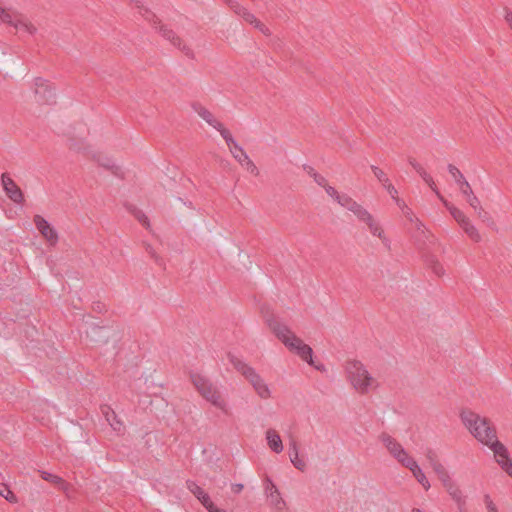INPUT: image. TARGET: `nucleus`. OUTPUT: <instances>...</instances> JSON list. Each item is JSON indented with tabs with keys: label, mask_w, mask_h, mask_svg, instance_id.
I'll return each mask as SVG.
<instances>
[{
	"label": "nucleus",
	"mask_w": 512,
	"mask_h": 512,
	"mask_svg": "<svg viewBox=\"0 0 512 512\" xmlns=\"http://www.w3.org/2000/svg\"><path fill=\"white\" fill-rule=\"evenodd\" d=\"M461 420L470 433L493 452L495 461L512 478V459L505 445L498 440L496 428L491 421L471 410L463 411Z\"/></svg>",
	"instance_id": "f257e3e1"
},
{
	"label": "nucleus",
	"mask_w": 512,
	"mask_h": 512,
	"mask_svg": "<svg viewBox=\"0 0 512 512\" xmlns=\"http://www.w3.org/2000/svg\"><path fill=\"white\" fill-rule=\"evenodd\" d=\"M270 329L276 337L285 345V347L292 353L296 354L303 361L313 366L316 370L324 371L323 364H315L313 361V350L305 344L302 339L295 335L293 331L285 324L278 322L275 319L267 320Z\"/></svg>",
	"instance_id": "f03ea898"
},
{
	"label": "nucleus",
	"mask_w": 512,
	"mask_h": 512,
	"mask_svg": "<svg viewBox=\"0 0 512 512\" xmlns=\"http://www.w3.org/2000/svg\"><path fill=\"white\" fill-rule=\"evenodd\" d=\"M344 371L347 382L357 394L367 395L379 387L377 378L359 360H348Z\"/></svg>",
	"instance_id": "7ed1b4c3"
},
{
	"label": "nucleus",
	"mask_w": 512,
	"mask_h": 512,
	"mask_svg": "<svg viewBox=\"0 0 512 512\" xmlns=\"http://www.w3.org/2000/svg\"><path fill=\"white\" fill-rule=\"evenodd\" d=\"M227 356L229 362L250 382L255 392L261 399H269L271 397V390L268 384L259 374L256 373L252 367L244 363L233 353H228Z\"/></svg>",
	"instance_id": "20e7f679"
},
{
	"label": "nucleus",
	"mask_w": 512,
	"mask_h": 512,
	"mask_svg": "<svg viewBox=\"0 0 512 512\" xmlns=\"http://www.w3.org/2000/svg\"><path fill=\"white\" fill-rule=\"evenodd\" d=\"M191 381L201 396L210 402L213 406L220 409L224 413L229 412L226 400L222 397L220 391L205 376L192 373Z\"/></svg>",
	"instance_id": "39448f33"
},
{
	"label": "nucleus",
	"mask_w": 512,
	"mask_h": 512,
	"mask_svg": "<svg viewBox=\"0 0 512 512\" xmlns=\"http://www.w3.org/2000/svg\"><path fill=\"white\" fill-rule=\"evenodd\" d=\"M0 21L14 27L19 33L33 35L37 31L35 25L26 16L10 8H3L1 5Z\"/></svg>",
	"instance_id": "423d86ee"
},
{
	"label": "nucleus",
	"mask_w": 512,
	"mask_h": 512,
	"mask_svg": "<svg viewBox=\"0 0 512 512\" xmlns=\"http://www.w3.org/2000/svg\"><path fill=\"white\" fill-rule=\"evenodd\" d=\"M444 207L449 211L453 219L459 227L464 231L470 240L478 243L482 240V236L477 227L472 223L470 218L458 207L449 201H444Z\"/></svg>",
	"instance_id": "0eeeda50"
},
{
	"label": "nucleus",
	"mask_w": 512,
	"mask_h": 512,
	"mask_svg": "<svg viewBox=\"0 0 512 512\" xmlns=\"http://www.w3.org/2000/svg\"><path fill=\"white\" fill-rule=\"evenodd\" d=\"M223 139L225 140L230 150V153L232 154L234 159L241 165V167L252 175H258V169L256 165L250 159L245 150L233 138L230 131H224Z\"/></svg>",
	"instance_id": "6e6552de"
},
{
	"label": "nucleus",
	"mask_w": 512,
	"mask_h": 512,
	"mask_svg": "<svg viewBox=\"0 0 512 512\" xmlns=\"http://www.w3.org/2000/svg\"><path fill=\"white\" fill-rule=\"evenodd\" d=\"M327 194L340 206L352 212L359 222L369 219L371 213L347 194H340L334 187H329Z\"/></svg>",
	"instance_id": "1a4fd4ad"
},
{
	"label": "nucleus",
	"mask_w": 512,
	"mask_h": 512,
	"mask_svg": "<svg viewBox=\"0 0 512 512\" xmlns=\"http://www.w3.org/2000/svg\"><path fill=\"white\" fill-rule=\"evenodd\" d=\"M135 8L137 9V13L141 15L147 22L151 23L155 29L159 30V32L162 34L164 38L169 40L174 46L180 48V38L176 36V34L171 29H168L165 25H160V21L152 11L146 8L139 1H135Z\"/></svg>",
	"instance_id": "9d476101"
},
{
	"label": "nucleus",
	"mask_w": 512,
	"mask_h": 512,
	"mask_svg": "<svg viewBox=\"0 0 512 512\" xmlns=\"http://www.w3.org/2000/svg\"><path fill=\"white\" fill-rule=\"evenodd\" d=\"M31 89L34 94V100L40 105H51L55 103L56 92L55 87L49 80L36 77L32 84Z\"/></svg>",
	"instance_id": "9b49d317"
},
{
	"label": "nucleus",
	"mask_w": 512,
	"mask_h": 512,
	"mask_svg": "<svg viewBox=\"0 0 512 512\" xmlns=\"http://www.w3.org/2000/svg\"><path fill=\"white\" fill-rule=\"evenodd\" d=\"M380 440L389 452V454L402 466H405L407 461L413 459L412 456L404 449L401 443L389 434L383 433L380 435Z\"/></svg>",
	"instance_id": "f8f14e48"
},
{
	"label": "nucleus",
	"mask_w": 512,
	"mask_h": 512,
	"mask_svg": "<svg viewBox=\"0 0 512 512\" xmlns=\"http://www.w3.org/2000/svg\"><path fill=\"white\" fill-rule=\"evenodd\" d=\"M264 489L270 506L278 512L283 511L286 507V503L283 500L278 488L270 478L265 479Z\"/></svg>",
	"instance_id": "ddd939ff"
},
{
	"label": "nucleus",
	"mask_w": 512,
	"mask_h": 512,
	"mask_svg": "<svg viewBox=\"0 0 512 512\" xmlns=\"http://www.w3.org/2000/svg\"><path fill=\"white\" fill-rule=\"evenodd\" d=\"M34 224L40 234L46 239L50 245L58 242V233L51 224L40 215L34 217Z\"/></svg>",
	"instance_id": "4468645a"
},
{
	"label": "nucleus",
	"mask_w": 512,
	"mask_h": 512,
	"mask_svg": "<svg viewBox=\"0 0 512 512\" xmlns=\"http://www.w3.org/2000/svg\"><path fill=\"white\" fill-rule=\"evenodd\" d=\"M458 189L463 198L465 199V201L468 203V205L475 211L477 216L479 218H482L484 209L481 205L479 198L473 192L469 182L462 183V186H460Z\"/></svg>",
	"instance_id": "2eb2a0df"
},
{
	"label": "nucleus",
	"mask_w": 512,
	"mask_h": 512,
	"mask_svg": "<svg viewBox=\"0 0 512 512\" xmlns=\"http://www.w3.org/2000/svg\"><path fill=\"white\" fill-rule=\"evenodd\" d=\"M3 189L7 196L15 203L20 204L23 201V194L13 179L7 174L3 173L1 176Z\"/></svg>",
	"instance_id": "dca6fc26"
},
{
	"label": "nucleus",
	"mask_w": 512,
	"mask_h": 512,
	"mask_svg": "<svg viewBox=\"0 0 512 512\" xmlns=\"http://www.w3.org/2000/svg\"><path fill=\"white\" fill-rule=\"evenodd\" d=\"M364 223L372 236L379 238L385 247L390 246V241L387 238L381 223L372 215H369V219H365Z\"/></svg>",
	"instance_id": "f3484780"
},
{
	"label": "nucleus",
	"mask_w": 512,
	"mask_h": 512,
	"mask_svg": "<svg viewBox=\"0 0 512 512\" xmlns=\"http://www.w3.org/2000/svg\"><path fill=\"white\" fill-rule=\"evenodd\" d=\"M195 111L197 114L211 127L216 129L221 136L223 137L224 131H229L224 127V125L205 107L198 105L195 106Z\"/></svg>",
	"instance_id": "a211bd4d"
},
{
	"label": "nucleus",
	"mask_w": 512,
	"mask_h": 512,
	"mask_svg": "<svg viewBox=\"0 0 512 512\" xmlns=\"http://www.w3.org/2000/svg\"><path fill=\"white\" fill-rule=\"evenodd\" d=\"M405 468L409 469L415 479L418 481V483L426 490L428 491L431 487V484L429 480L427 479L426 475L424 474L421 467L418 465L416 460L413 458L410 461H407Z\"/></svg>",
	"instance_id": "6ab92c4d"
},
{
	"label": "nucleus",
	"mask_w": 512,
	"mask_h": 512,
	"mask_svg": "<svg viewBox=\"0 0 512 512\" xmlns=\"http://www.w3.org/2000/svg\"><path fill=\"white\" fill-rule=\"evenodd\" d=\"M265 439L267 442V446L271 451L274 453H281L284 449L282 439L279 435V433L275 429H268L265 432Z\"/></svg>",
	"instance_id": "aec40b11"
},
{
	"label": "nucleus",
	"mask_w": 512,
	"mask_h": 512,
	"mask_svg": "<svg viewBox=\"0 0 512 512\" xmlns=\"http://www.w3.org/2000/svg\"><path fill=\"white\" fill-rule=\"evenodd\" d=\"M39 473L43 480L56 485L59 490L63 491L67 496H69L71 485L63 478L44 470H40Z\"/></svg>",
	"instance_id": "412c9836"
},
{
	"label": "nucleus",
	"mask_w": 512,
	"mask_h": 512,
	"mask_svg": "<svg viewBox=\"0 0 512 512\" xmlns=\"http://www.w3.org/2000/svg\"><path fill=\"white\" fill-rule=\"evenodd\" d=\"M443 487L458 506L465 504L466 498L458 484L453 479L445 483Z\"/></svg>",
	"instance_id": "4be33fe9"
},
{
	"label": "nucleus",
	"mask_w": 512,
	"mask_h": 512,
	"mask_svg": "<svg viewBox=\"0 0 512 512\" xmlns=\"http://www.w3.org/2000/svg\"><path fill=\"white\" fill-rule=\"evenodd\" d=\"M187 489L206 507L212 502L208 493H206L197 483L192 480L186 482Z\"/></svg>",
	"instance_id": "5701e85b"
},
{
	"label": "nucleus",
	"mask_w": 512,
	"mask_h": 512,
	"mask_svg": "<svg viewBox=\"0 0 512 512\" xmlns=\"http://www.w3.org/2000/svg\"><path fill=\"white\" fill-rule=\"evenodd\" d=\"M419 175L422 177L424 182L431 188V190L437 195L439 200L444 204V201H447L443 195L439 192L433 178L423 167H419Z\"/></svg>",
	"instance_id": "b1692460"
},
{
	"label": "nucleus",
	"mask_w": 512,
	"mask_h": 512,
	"mask_svg": "<svg viewBox=\"0 0 512 512\" xmlns=\"http://www.w3.org/2000/svg\"><path fill=\"white\" fill-rule=\"evenodd\" d=\"M432 469L435 472V474L437 475V477L440 480V482L442 483V485H444L445 483L449 482L452 479L450 473L448 472L446 467L441 462L435 463V465L432 466Z\"/></svg>",
	"instance_id": "393cba45"
},
{
	"label": "nucleus",
	"mask_w": 512,
	"mask_h": 512,
	"mask_svg": "<svg viewBox=\"0 0 512 512\" xmlns=\"http://www.w3.org/2000/svg\"><path fill=\"white\" fill-rule=\"evenodd\" d=\"M448 171H449L450 175L452 176V178L454 179L458 188L460 186H462V183L468 182L466 180V178L464 177V175L461 173V171L456 166L450 164L448 166Z\"/></svg>",
	"instance_id": "a878e982"
},
{
	"label": "nucleus",
	"mask_w": 512,
	"mask_h": 512,
	"mask_svg": "<svg viewBox=\"0 0 512 512\" xmlns=\"http://www.w3.org/2000/svg\"><path fill=\"white\" fill-rule=\"evenodd\" d=\"M0 495L10 503H17V496L10 490L6 484H0Z\"/></svg>",
	"instance_id": "bb28decb"
},
{
	"label": "nucleus",
	"mask_w": 512,
	"mask_h": 512,
	"mask_svg": "<svg viewBox=\"0 0 512 512\" xmlns=\"http://www.w3.org/2000/svg\"><path fill=\"white\" fill-rule=\"evenodd\" d=\"M228 6L240 17L244 18L249 11L247 8L239 4L236 0H225Z\"/></svg>",
	"instance_id": "cd10ccee"
},
{
	"label": "nucleus",
	"mask_w": 512,
	"mask_h": 512,
	"mask_svg": "<svg viewBox=\"0 0 512 512\" xmlns=\"http://www.w3.org/2000/svg\"><path fill=\"white\" fill-rule=\"evenodd\" d=\"M228 6L240 17L244 18L249 11L247 8L239 4L236 0H225Z\"/></svg>",
	"instance_id": "c85d7f7f"
},
{
	"label": "nucleus",
	"mask_w": 512,
	"mask_h": 512,
	"mask_svg": "<svg viewBox=\"0 0 512 512\" xmlns=\"http://www.w3.org/2000/svg\"><path fill=\"white\" fill-rule=\"evenodd\" d=\"M228 6L240 17L244 18L249 11L247 8L239 4L236 0H225Z\"/></svg>",
	"instance_id": "c756f323"
},
{
	"label": "nucleus",
	"mask_w": 512,
	"mask_h": 512,
	"mask_svg": "<svg viewBox=\"0 0 512 512\" xmlns=\"http://www.w3.org/2000/svg\"><path fill=\"white\" fill-rule=\"evenodd\" d=\"M228 6L240 17L244 18L249 11L247 8L239 4L236 0H225Z\"/></svg>",
	"instance_id": "7c9ffc66"
},
{
	"label": "nucleus",
	"mask_w": 512,
	"mask_h": 512,
	"mask_svg": "<svg viewBox=\"0 0 512 512\" xmlns=\"http://www.w3.org/2000/svg\"><path fill=\"white\" fill-rule=\"evenodd\" d=\"M308 174L311 175L314 179V181L321 187H323L325 189V191L327 192V189L329 187H331L330 185L327 184V181L325 179L324 176L318 174L315 172V170L311 167H309V169L307 170Z\"/></svg>",
	"instance_id": "2f4dec72"
},
{
	"label": "nucleus",
	"mask_w": 512,
	"mask_h": 512,
	"mask_svg": "<svg viewBox=\"0 0 512 512\" xmlns=\"http://www.w3.org/2000/svg\"><path fill=\"white\" fill-rule=\"evenodd\" d=\"M246 22H248L249 24L255 26L256 28L260 29L262 32H265L266 30V27L264 24H262L256 17L254 14H252L251 12H248L247 14H245L244 18H243Z\"/></svg>",
	"instance_id": "473e14b6"
},
{
	"label": "nucleus",
	"mask_w": 512,
	"mask_h": 512,
	"mask_svg": "<svg viewBox=\"0 0 512 512\" xmlns=\"http://www.w3.org/2000/svg\"><path fill=\"white\" fill-rule=\"evenodd\" d=\"M383 187L387 190V192L389 193V195L395 200L396 204L399 206V207H402V205H404V202L401 201L399 198H398V191L397 189L391 184V182H387L386 184L383 185Z\"/></svg>",
	"instance_id": "72a5a7b5"
},
{
	"label": "nucleus",
	"mask_w": 512,
	"mask_h": 512,
	"mask_svg": "<svg viewBox=\"0 0 512 512\" xmlns=\"http://www.w3.org/2000/svg\"><path fill=\"white\" fill-rule=\"evenodd\" d=\"M105 415H106V419L110 423L111 427L115 431H120L121 427H122V423L120 421L116 420V415H115L114 411H110V413L105 412Z\"/></svg>",
	"instance_id": "f704fd0d"
},
{
	"label": "nucleus",
	"mask_w": 512,
	"mask_h": 512,
	"mask_svg": "<svg viewBox=\"0 0 512 512\" xmlns=\"http://www.w3.org/2000/svg\"><path fill=\"white\" fill-rule=\"evenodd\" d=\"M293 466L301 472H304L307 468V462L304 457H301L299 454L296 455V458H290Z\"/></svg>",
	"instance_id": "c9c22d12"
},
{
	"label": "nucleus",
	"mask_w": 512,
	"mask_h": 512,
	"mask_svg": "<svg viewBox=\"0 0 512 512\" xmlns=\"http://www.w3.org/2000/svg\"><path fill=\"white\" fill-rule=\"evenodd\" d=\"M372 171H373V174L374 176L378 179V181L384 185L386 184L387 182H389V178L387 176V174L381 170L380 168L376 167V166H372Z\"/></svg>",
	"instance_id": "e433bc0d"
},
{
	"label": "nucleus",
	"mask_w": 512,
	"mask_h": 512,
	"mask_svg": "<svg viewBox=\"0 0 512 512\" xmlns=\"http://www.w3.org/2000/svg\"><path fill=\"white\" fill-rule=\"evenodd\" d=\"M483 502L485 504L487 512H499L496 504L494 503L489 494H485L483 496Z\"/></svg>",
	"instance_id": "4c0bfd02"
},
{
	"label": "nucleus",
	"mask_w": 512,
	"mask_h": 512,
	"mask_svg": "<svg viewBox=\"0 0 512 512\" xmlns=\"http://www.w3.org/2000/svg\"><path fill=\"white\" fill-rule=\"evenodd\" d=\"M426 459L428 460L430 466H434L435 463H440V460L438 459L437 453L433 449H428L426 451Z\"/></svg>",
	"instance_id": "58836bf2"
},
{
	"label": "nucleus",
	"mask_w": 512,
	"mask_h": 512,
	"mask_svg": "<svg viewBox=\"0 0 512 512\" xmlns=\"http://www.w3.org/2000/svg\"><path fill=\"white\" fill-rule=\"evenodd\" d=\"M299 454L298 443L295 439L291 438L289 442V458H296V455Z\"/></svg>",
	"instance_id": "ea45409f"
},
{
	"label": "nucleus",
	"mask_w": 512,
	"mask_h": 512,
	"mask_svg": "<svg viewBox=\"0 0 512 512\" xmlns=\"http://www.w3.org/2000/svg\"><path fill=\"white\" fill-rule=\"evenodd\" d=\"M135 217L138 219V221L147 229L150 227V223L148 220V217L141 211H137L135 213Z\"/></svg>",
	"instance_id": "a19ab883"
},
{
	"label": "nucleus",
	"mask_w": 512,
	"mask_h": 512,
	"mask_svg": "<svg viewBox=\"0 0 512 512\" xmlns=\"http://www.w3.org/2000/svg\"><path fill=\"white\" fill-rule=\"evenodd\" d=\"M208 512H226L224 509L218 508L213 502L205 507Z\"/></svg>",
	"instance_id": "79ce46f5"
},
{
	"label": "nucleus",
	"mask_w": 512,
	"mask_h": 512,
	"mask_svg": "<svg viewBox=\"0 0 512 512\" xmlns=\"http://www.w3.org/2000/svg\"><path fill=\"white\" fill-rule=\"evenodd\" d=\"M243 488H244L243 484H240V483L232 484V486H231V490L234 493H240L243 490Z\"/></svg>",
	"instance_id": "37998d69"
},
{
	"label": "nucleus",
	"mask_w": 512,
	"mask_h": 512,
	"mask_svg": "<svg viewBox=\"0 0 512 512\" xmlns=\"http://www.w3.org/2000/svg\"><path fill=\"white\" fill-rule=\"evenodd\" d=\"M505 20L509 24L510 28L512 29V12L511 11L507 10L505 12Z\"/></svg>",
	"instance_id": "c03bdc74"
},
{
	"label": "nucleus",
	"mask_w": 512,
	"mask_h": 512,
	"mask_svg": "<svg viewBox=\"0 0 512 512\" xmlns=\"http://www.w3.org/2000/svg\"><path fill=\"white\" fill-rule=\"evenodd\" d=\"M434 271L437 275H441L443 273V268L441 265H437L434 267Z\"/></svg>",
	"instance_id": "a18cd8bd"
},
{
	"label": "nucleus",
	"mask_w": 512,
	"mask_h": 512,
	"mask_svg": "<svg viewBox=\"0 0 512 512\" xmlns=\"http://www.w3.org/2000/svg\"><path fill=\"white\" fill-rule=\"evenodd\" d=\"M410 163L413 166V168L417 171V173L419 174V167H422V166L419 163L414 162V161H411Z\"/></svg>",
	"instance_id": "49530a36"
},
{
	"label": "nucleus",
	"mask_w": 512,
	"mask_h": 512,
	"mask_svg": "<svg viewBox=\"0 0 512 512\" xmlns=\"http://www.w3.org/2000/svg\"><path fill=\"white\" fill-rule=\"evenodd\" d=\"M410 163L413 166V168L417 171V173L419 174V167H422V166L419 163L414 162V161H411Z\"/></svg>",
	"instance_id": "de8ad7c7"
},
{
	"label": "nucleus",
	"mask_w": 512,
	"mask_h": 512,
	"mask_svg": "<svg viewBox=\"0 0 512 512\" xmlns=\"http://www.w3.org/2000/svg\"><path fill=\"white\" fill-rule=\"evenodd\" d=\"M412 512H423V511L420 509H413Z\"/></svg>",
	"instance_id": "09e8293b"
}]
</instances>
